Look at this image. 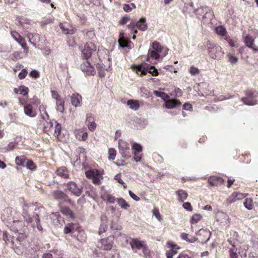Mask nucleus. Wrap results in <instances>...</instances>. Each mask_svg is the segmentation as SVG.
Masks as SVG:
<instances>
[{"instance_id":"1","label":"nucleus","mask_w":258,"mask_h":258,"mask_svg":"<svg viewBox=\"0 0 258 258\" xmlns=\"http://www.w3.org/2000/svg\"><path fill=\"white\" fill-rule=\"evenodd\" d=\"M168 49L162 46L159 42L154 41L152 44V49L148 51L147 60L151 62V59H157L160 57H163L168 53Z\"/></svg>"},{"instance_id":"2","label":"nucleus","mask_w":258,"mask_h":258,"mask_svg":"<svg viewBox=\"0 0 258 258\" xmlns=\"http://www.w3.org/2000/svg\"><path fill=\"white\" fill-rule=\"evenodd\" d=\"M27 37L30 43L40 49L44 48L48 43L46 37L38 33H28Z\"/></svg>"},{"instance_id":"3","label":"nucleus","mask_w":258,"mask_h":258,"mask_svg":"<svg viewBox=\"0 0 258 258\" xmlns=\"http://www.w3.org/2000/svg\"><path fill=\"white\" fill-rule=\"evenodd\" d=\"M245 97L241 98V100L247 105H254L257 104L258 91L255 89H247L244 92Z\"/></svg>"},{"instance_id":"4","label":"nucleus","mask_w":258,"mask_h":258,"mask_svg":"<svg viewBox=\"0 0 258 258\" xmlns=\"http://www.w3.org/2000/svg\"><path fill=\"white\" fill-rule=\"evenodd\" d=\"M103 174V170L97 169H91L85 172L86 176L89 179H92V182L96 185L101 184Z\"/></svg>"},{"instance_id":"5","label":"nucleus","mask_w":258,"mask_h":258,"mask_svg":"<svg viewBox=\"0 0 258 258\" xmlns=\"http://www.w3.org/2000/svg\"><path fill=\"white\" fill-rule=\"evenodd\" d=\"M207 49L210 56L213 59H220L224 55L220 45L209 42L207 44Z\"/></svg>"},{"instance_id":"6","label":"nucleus","mask_w":258,"mask_h":258,"mask_svg":"<svg viewBox=\"0 0 258 258\" xmlns=\"http://www.w3.org/2000/svg\"><path fill=\"white\" fill-rule=\"evenodd\" d=\"M114 237L111 235L107 237L100 239L97 244V247L101 250L109 251L114 244Z\"/></svg>"},{"instance_id":"7","label":"nucleus","mask_w":258,"mask_h":258,"mask_svg":"<svg viewBox=\"0 0 258 258\" xmlns=\"http://www.w3.org/2000/svg\"><path fill=\"white\" fill-rule=\"evenodd\" d=\"M96 45L92 42H87L81 51V57L84 60H88L96 52Z\"/></svg>"},{"instance_id":"8","label":"nucleus","mask_w":258,"mask_h":258,"mask_svg":"<svg viewBox=\"0 0 258 258\" xmlns=\"http://www.w3.org/2000/svg\"><path fill=\"white\" fill-rule=\"evenodd\" d=\"M137 27L140 30L145 31L148 29V25L145 18H141L137 23L132 22L128 25V28L131 29V33H137Z\"/></svg>"},{"instance_id":"9","label":"nucleus","mask_w":258,"mask_h":258,"mask_svg":"<svg viewBox=\"0 0 258 258\" xmlns=\"http://www.w3.org/2000/svg\"><path fill=\"white\" fill-rule=\"evenodd\" d=\"M118 148L119 153L122 157L125 159H129L131 157L130 145L128 143L123 140H119L118 141Z\"/></svg>"},{"instance_id":"10","label":"nucleus","mask_w":258,"mask_h":258,"mask_svg":"<svg viewBox=\"0 0 258 258\" xmlns=\"http://www.w3.org/2000/svg\"><path fill=\"white\" fill-rule=\"evenodd\" d=\"M132 148L134 154V160L137 162H140L142 157L143 148L142 146L138 143H133Z\"/></svg>"},{"instance_id":"11","label":"nucleus","mask_w":258,"mask_h":258,"mask_svg":"<svg viewBox=\"0 0 258 258\" xmlns=\"http://www.w3.org/2000/svg\"><path fill=\"white\" fill-rule=\"evenodd\" d=\"M166 245L167 248H169V250L166 251L167 258H172L175 254L177 253L178 250L180 248L178 245L172 241H167Z\"/></svg>"},{"instance_id":"12","label":"nucleus","mask_w":258,"mask_h":258,"mask_svg":"<svg viewBox=\"0 0 258 258\" xmlns=\"http://www.w3.org/2000/svg\"><path fill=\"white\" fill-rule=\"evenodd\" d=\"M119 46L122 48H127L128 49L132 48L133 43L128 38L124 36L123 32H120L118 39Z\"/></svg>"},{"instance_id":"13","label":"nucleus","mask_w":258,"mask_h":258,"mask_svg":"<svg viewBox=\"0 0 258 258\" xmlns=\"http://www.w3.org/2000/svg\"><path fill=\"white\" fill-rule=\"evenodd\" d=\"M81 70L87 75L94 76L95 73V70L94 67L91 64L88 60H85L80 66Z\"/></svg>"},{"instance_id":"14","label":"nucleus","mask_w":258,"mask_h":258,"mask_svg":"<svg viewBox=\"0 0 258 258\" xmlns=\"http://www.w3.org/2000/svg\"><path fill=\"white\" fill-rule=\"evenodd\" d=\"M247 195V194H242L236 191L234 192L227 199L226 203L227 205L231 204L237 201L243 199Z\"/></svg>"},{"instance_id":"15","label":"nucleus","mask_w":258,"mask_h":258,"mask_svg":"<svg viewBox=\"0 0 258 258\" xmlns=\"http://www.w3.org/2000/svg\"><path fill=\"white\" fill-rule=\"evenodd\" d=\"M68 189L76 196H80L82 192L83 187H79L74 181H70L66 185Z\"/></svg>"},{"instance_id":"16","label":"nucleus","mask_w":258,"mask_h":258,"mask_svg":"<svg viewBox=\"0 0 258 258\" xmlns=\"http://www.w3.org/2000/svg\"><path fill=\"white\" fill-rule=\"evenodd\" d=\"M243 42L246 46L251 49L254 52H258V48L254 44V38L252 36L246 35L243 38Z\"/></svg>"},{"instance_id":"17","label":"nucleus","mask_w":258,"mask_h":258,"mask_svg":"<svg viewBox=\"0 0 258 258\" xmlns=\"http://www.w3.org/2000/svg\"><path fill=\"white\" fill-rule=\"evenodd\" d=\"M86 123L88 126V129L90 131L93 132L95 130L96 124L94 121V117L92 114H87Z\"/></svg>"},{"instance_id":"18","label":"nucleus","mask_w":258,"mask_h":258,"mask_svg":"<svg viewBox=\"0 0 258 258\" xmlns=\"http://www.w3.org/2000/svg\"><path fill=\"white\" fill-rule=\"evenodd\" d=\"M145 243L144 240H140L138 238L131 239L130 244L133 250L135 249H141Z\"/></svg>"},{"instance_id":"19","label":"nucleus","mask_w":258,"mask_h":258,"mask_svg":"<svg viewBox=\"0 0 258 258\" xmlns=\"http://www.w3.org/2000/svg\"><path fill=\"white\" fill-rule=\"evenodd\" d=\"M76 138L79 141H86L88 138V133L84 128L76 130L74 132Z\"/></svg>"},{"instance_id":"20","label":"nucleus","mask_w":258,"mask_h":258,"mask_svg":"<svg viewBox=\"0 0 258 258\" xmlns=\"http://www.w3.org/2000/svg\"><path fill=\"white\" fill-rule=\"evenodd\" d=\"M55 173L57 175L64 179H68L70 177L69 171L65 166H61L58 168L55 171Z\"/></svg>"},{"instance_id":"21","label":"nucleus","mask_w":258,"mask_h":258,"mask_svg":"<svg viewBox=\"0 0 258 258\" xmlns=\"http://www.w3.org/2000/svg\"><path fill=\"white\" fill-rule=\"evenodd\" d=\"M52 196L54 199L58 201L64 202L68 198V196L63 191L56 190L52 192Z\"/></svg>"},{"instance_id":"22","label":"nucleus","mask_w":258,"mask_h":258,"mask_svg":"<svg viewBox=\"0 0 258 258\" xmlns=\"http://www.w3.org/2000/svg\"><path fill=\"white\" fill-rule=\"evenodd\" d=\"M24 112L26 115L30 117H34L37 114V111L33 109L32 104L30 103L24 106Z\"/></svg>"},{"instance_id":"23","label":"nucleus","mask_w":258,"mask_h":258,"mask_svg":"<svg viewBox=\"0 0 258 258\" xmlns=\"http://www.w3.org/2000/svg\"><path fill=\"white\" fill-rule=\"evenodd\" d=\"M82 96L78 93L73 94L71 97L72 104L75 107L80 106L82 105Z\"/></svg>"},{"instance_id":"24","label":"nucleus","mask_w":258,"mask_h":258,"mask_svg":"<svg viewBox=\"0 0 258 258\" xmlns=\"http://www.w3.org/2000/svg\"><path fill=\"white\" fill-rule=\"evenodd\" d=\"M225 180L223 178L217 176L210 177L208 179V182L212 186H217L218 184H223Z\"/></svg>"},{"instance_id":"25","label":"nucleus","mask_w":258,"mask_h":258,"mask_svg":"<svg viewBox=\"0 0 258 258\" xmlns=\"http://www.w3.org/2000/svg\"><path fill=\"white\" fill-rule=\"evenodd\" d=\"M29 91V88L24 85L20 86L19 88H15L14 89V92L15 93L21 94L23 96L27 95Z\"/></svg>"},{"instance_id":"26","label":"nucleus","mask_w":258,"mask_h":258,"mask_svg":"<svg viewBox=\"0 0 258 258\" xmlns=\"http://www.w3.org/2000/svg\"><path fill=\"white\" fill-rule=\"evenodd\" d=\"M181 102L176 99H168L165 101V105L167 108H173L177 105H180Z\"/></svg>"},{"instance_id":"27","label":"nucleus","mask_w":258,"mask_h":258,"mask_svg":"<svg viewBox=\"0 0 258 258\" xmlns=\"http://www.w3.org/2000/svg\"><path fill=\"white\" fill-rule=\"evenodd\" d=\"M13 212V209L11 207H7L5 208L2 212V217L5 220H11L12 214Z\"/></svg>"},{"instance_id":"28","label":"nucleus","mask_w":258,"mask_h":258,"mask_svg":"<svg viewBox=\"0 0 258 258\" xmlns=\"http://www.w3.org/2000/svg\"><path fill=\"white\" fill-rule=\"evenodd\" d=\"M180 238L189 243H194L197 240V238L196 237L191 236L189 234L184 232L180 234Z\"/></svg>"},{"instance_id":"29","label":"nucleus","mask_w":258,"mask_h":258,"mask_svg":"<svg viewBox=\"0 0 258 258\" xmlns=\"http://www.w3.org/2000/svg\"><path fill=\"white\" fill-rule=\"evenodd\" d=\"M60 210L63 215L68 216L71 218H74L73 212L69 207L61 206L60 207Z\"/></svg>"},{"instance_id":"30","label":"nucleus","mask_w":258,"mask_h":258,"mask_svg":"<svg viewBox=\"0 0 258 258\" xmlns=\"http://www.w3.org/2000/svg\"><path fill=\"white\" fill-rule=\"evenodd\" d=\"M175 192L178 196V200L179 202L181 203L185 200L188 197L187 192L185 190L182 189H179L176 191Z\"/></svg>"},{"instance_id":"31","label":"nucleus","mask_w":258,"mask_h":258,"mask_svg":"<svg viewBox=\"0 0 258 258\" xmlns=\"http://www.w3.org/2000/svg\"><path fill=\"white\" fill-rule=\"evenodd\" d=\"M127 105L130 106L131 109L137 110L140 107L139 101L137 100L130 99L127 102Z\"/></svg>"},{"instance_id":"32","label":"nucleus","mask_w":258,"mask_h":258,"mask_svg":"<svg viewBox=\"0 0 258 258\" xmlns=\"http://www.w3.org/2000/svg\"><path fill=\"white\" fill-rule=\"evenodd\" d=\"M215 32L221 37H225L227 35V31L226 28L222 25L216 27Z\"/></svg>"},{"instance_id":"33","label":"nucleus","mask_w":258,"mask_h":258,"mask_svg":"<svg viewBox=\"0 0 258 258\" xmlns=\"http://www.w3.org/2000/svg\"><path fill=\"white\" fill-rule=\"evenodd\" d=\"M116 202L119 206L123 209L127 210L130 208V205L123 198H117Z\"/></svg>"},{"instance_id":"34","label":"nucleus","mask_w":258,"mask_h":258,"mask_svg":"<svg viewBox=\"0 0 258 258\" xmlns=\"http://www.w3.org/2000/svg\"><path fill=\"white\" fill-rule=\"evenodd\" d=\"M211 9L208 6H202L201 8L197 10V14L200 15H203V18L206 17L204 15H206L208 13L210 12Z\"/></svg>"},{"instance_id":"35","label":"nucleus","mask_w":258,"mask_h":258,"mask_svg":"<svg viewBox=\"0 0 258 258\" xmlns=\"http://www.w3.org/2000/svg\"><path fill=\"white\" fill-rule=\"evenodd\" d=\"M22 215L23 217L24 221L26 222L27 224H32L33 222V218L29 214L27 209L24 208L23 209Z\"/></svg>"},{"instance_id":"36","label":"nucleus","mask_w":258,"mask_h":258,"mask_svg":"<svg viewBox=\"0 0 258 258\" xmlns=\"http://www.w3.org/2000/svg\"><path fill=\"white\" fill-rule=\"evenodd\" d=\"M27 160L25 156H18L16 157L15 162L18 166H24L26 161Z\"/></svg>"},{"instance_id":"37","label":"nucleus","mask_w":258,"mask_h":258,"mask_svg":"<svg viewBox=\"0 0 258 258\" xmlns=\"http://www.w3.org/2000/svg\"><path fill=\"white\" fill-rule=\"evenodd\" d=\"M64 101L61 98L56 100V109L60 112H63L64 111Z\"/></svg>"},{"instance_id":"38","label":"nucleus","mask_w":258,"mask_h":258,"mask_svg":"<svg viewBox=\"0 0 258 258\" xmlns=\"http://www.w3.org/2000/svg\"><path fill=\"white\" fill-rule=\"evenodd\" d=\"M75 228V224L73 223H70L67 224L64 228V233L69 234V233H73L74 230Z\"/></svg>"},{"instance_id":"39","label":"nucleus","mask_w":258,"mask_h":258,"mask_svg":"<svg viewBox=\"0 0 258 258\" xmlns=\"http://www.w3.org/2000/svg\"><path fill=\"white\" fill-rule=\"evenodd\" d=\"M153 94L156 96L160 97L165 101H166L167 99L169 98V96L164 92L155 90L153 91Z\"/></svg>"},{"instance_id":"40","label":"nucleus","mask_w":258,"mask_h":258,"mask_svg":"<svg viewBox=\"0 0 258 258\" xmlns=\"http://www.w3.org/2000/svg\"><path fill=\"white\" fill-rule=\"evenodd\" d=\"M11 36L14 39V40L18 43L22 40L24 38L21 36V35L16 31H11L10 32Z\"/></svg>"},{"instance_id":"41","label":"nucleus","mask_w":258,"mask_h":258,"mask_svg":"<svg viewBox=\"0 0 258 258\" xmlns=\"http://www.w3.org/2000/svg\"><path fill=\"white\" fill-rule=\"evenodd\" d=\"M202 218V216L200 214H194L190 219V222L192 224L199 222Z\"/></svg>"},{"instance_id":"42","label":"nucleus","mask_w":258,"mask_h":258,"mask_svg":"<svg viewBox=\"0 0 258 258\" xmlns=\"http://www.w3.org/2000/svg\"><path fill=\"white\" fill-rule=\"evenodd\" d=\"M244 207L248 210H251L253 208V200L251 198H246L244 202Z\"/></svg>"},{"instance_id":"43","label":"nucleus","mask_w":258,"mask_h":258,"mask_svg":"<svg viewBox=\"0 0 258 258\" xmlns=\"http://www.w3.org/2000/svg\"><path fill=\"white\" fill-rule=\"evenodd\" d=\"M230 258H238V255L237 253V249L234 244H232V247L229 249Z\"/></svg>"},{"instance_id":"44","label":"nucleus","mask_w":258,"mask_h":258,"mask_svg":"<svg viewBox=\"0 0 258 258\" xmlns=\"http://www.w3.org/2000/svg\"><path fill=\"white\" fill-rule=\"evenodd\" d=\"M108 228V224L107 222H102L99 228V230L98 233L99 235H101L104 233H105Z\"/></svg>"},{"instance_id":"45","label":"nucleus","mask_w":258,"mask_h":258,"mask_svg":"<svg viewBox=\"0 0 258 258\" xmlns=\"http://www.w3.org/2000/svg\"><path fill=\"white\" fill-rule=\"evenodd\" d=\"M56 124L54 127V135L55 137H56L58 139H59V136L60 134L61 130V125L60 123L55 121Z\"/></svg>"},{"instance_id":"46","label":"nucleus","mask_w":258,"mask_h":258,"mask_svg":"<svg viewBox=\"0 0 258 258\" xmlns=\"http://www.w3.org/2000/svg\"><path fill=\"white\" fill-rule=\"evenodd\" d=\"M43 125V131L45 133L48 134L51 128L53 126L52 123L51 121H46L44 123Z\"/></svg>"},{"instance_id":"47","label":"nucleus","mask_w":258,"mask_h":258,"mask_svg":"<svg viewBox=\"0 0 258 258\" xmlns=\"http://www.w3.org/2000/svg\"><path fill=\"white\" fill-rule=\"evenodd\" d=\"M18 43L21 46V47L23 49L24 53L26 54H27L29 52V47L27 44L25 38H24L22 40H20V41Z\"/></svg>"},{"instance_id":"48","label":"nucleus","mask_w":258,"mask_h":258,"mask_svg":"<svg viewBox=\"0 0 258 258\" xmlns=\"http://www.w3.org/2000/svg\"><path fill=\"white\" fill-rule=\"evenodd\" d=\"M26 166L28 169L31 170H34L37 168V166L31 159H27Z\"/></svg>"},{"instance_id":"49","label":"nucleus","mask_w":258,"mask_h":258,"mask_svg":"<svg viewBox=\"0 0 258 258\" xmlns=\"http://www.w3.org/2000/svg\"><path fill=\"white\" fill-rule=\"evenodd\" d=\"M21 54H22V52L20 51H14L13 53H12L10 55V58L12 60L16 61L18 59L22 58V57H21Z\"/></svg>"},{"instance_id":"50","label":"nucleus","mask_w":258,"mask_h":258,"mask_svg":"<svg viewBox=\"0 0 258 258\" xmlns=\"http://www.w3.org/2000/svg\"><path fill=\"white\" fill-rule=\"evenodd\" d=\"M116 155V151L112 148H109L108 150V159L113 160Z\"/></svg>"},{"instance_id":"51","label":"nucleus","mask_w":258,"mask_h":258,"mask_svg":"<svg viewBox=\"0 0 258 258\" xmlns=\"http://www.w3.org/2000/svg\"><path fill=\"white\" fill-rule=\"evenodd\" d=\"M34 218L35 219V222L36 223V227L39 231H42L43 228L40 224V219L39 218V216L38 214H36L34 216Z\"/></svg>"},{"instance_id":"52","label":"nucleus","mask_w":258,"mask_h":258,"mask_svg":"<svg viewBox=\"0 0 258 258\" xmlns=\"http://www.w3.org/2000/svg\"><path fill=\"white\" fill-rule=\"evenodd\" d=\"M189 72L191 76H196L200 73V70L198 68L192 66L189 69Z\"/></svg>"},{"instance_id":"53","label":"nucleus","mask_w":258,"mask_h":258,"mask_svg":"<svg viewBox=\"0 0 258 258\" xmlns=\"http://www.w3.org/2000/svg\"><path fill=\"white\" fill-rule=\"evenodd\" d=\"M136 70L138 73H140L142 75H146L148 73V70L141 65L136 67Z\"/></svg>"},{"instance_id":"54","label":"nucleus","mask_w":258,"mask_h":258,"mask_svg":"<svg viewBox=\"0 0 258 258\" xmlns=\"http://www.w3.org/2000/svg\"><path fill=\"white\" fill-rule=\"evenodd\" d=\"M114 179L118 181V183L122 185L124 188H127L126 184L123 182L121 179V176L120 174H117L115 175Z\"/></svg>"},{"instance_id":"55","label":"nucleus","mask_w":258,"mask_h":258,"mask_svg":"<svg viewBox=\"0 0 258 258\" xmlns=\"http://www.w3.org/2000/svg\"><path fill=\"white\" fill-rule=\"evenodd\" d=\"M18 145V144L16 142H10L8 144V145L7 147V150L8 151H10L13 150L15 149H17Z\"/></svg>"},{"instance_id":"56","label":"nucleus","mask_w":258,"mask_h":258,"mask_svg":"<svg viewBox=\"0 0 258 258\" xmlns=\"http://www.w3.org/2000/svg\"><path fill=\"white\" fill-rule=\"evenodd\" d=\"M229 61L232 64H235L238 61V58L231 54H228L227 55Z\"/></svg>"},{"instance_id":"57","label":"nucleus","mask_w":258,"mask_h":258,"mask_svg":"<svg viewBox=\"0 0 258 258\" xmlns=\"http://www.w3.org/2000/svg\"><path fill=\"white\" fill-rule=\"evenodd\" d=\"M30 104L34 105L37 106L40 104V99L36 96H34L30 100Z\"/></svg>"},{"instance_id":"58","label":"nucleus","mask_w":258,"mask_h":258,"mask_svg":"<svg viewBox=\"0 0 258 258\" xmlns=\"http://www.w3.org/2000/svg\"><path fill=\"white\" fill-rule=\"evenodd\" d=\"M148 72L151 74L153 76H157L158 75L157 70L153 66L150 67Z\"/></svg>"},{"instance_id":"59","label":"nucleus","mask_w":258,"mask_h":258,"mask_svg":"<svg viewBox=\"0 0 258 258\" xmlns=\"http://www.w3.org/2000/svg\"><path fill=\"white\" fill-rule=\"evenodd\" d=\"M105 199L110 203H114L116 200L115 197L110 194H107L105 196Z\"/></svg>"},{"instance_id":"60","label":"nucleus","mask_w":258,"mask_h":258,"mask_svg":"<svg viewBox=\"0 0 258 258\" xmlns=\"http://www.w3.org/2000/svg\"><path fill=\"white\" fill-rule=\"evenodd\" d=\"M28 74V71L26 69H23L21 72L18 75V78L20 80H22L25 78Z\"/></svg>"},{"instance_id":"61","label":"nucleus","mask_w":258,"mask_h":258,"mask_svg":"<svg viewBox=\"0 0 258 258\" xmlns=\"http://www.w3.org/2000/svg\"><path fill=\"white\" fill-rule=\"evenodd\" d=\"M177 258H192L187 251H183L179 253Z\"/></svg>"},{"instance_id":"62","label":"nucleus","mask_w":258,"mask_h":258,"mask_svg":"<svg viewBox=\"0 0 258 258\" xmlns=\"http://www.w3.org/2000/svg\"><path fill=\"white\" fill-rule=\"evenodd\" d=\"M29 76L33 79H37L39 78L40 74L37 71L33 70L30 73Z\"/></svg>"},{"instance_id":"63","label":"nucleus","mask_w":258,"mask_h":258,"mask_svg":"<svg viewBox=\"0 0 258 258\" xmlns=\"http://www.w3.org/2000/svg\"><path fill=\"white\" fill-rule=\"evenodd\" d=\"M19 105L23 106L24 107L25 106L29 104L27 103V100L23 97H19Z\"/></svg>"},{"instance_id":"64","label":"nucleus","mask_w":258,"mask_h":258,"mask_svg":"<svg viewBox=\"0 0 258 258\" xmlns=\"http://www.w3.org/2000/svg\"><path fill=\"white\" fill-rule=\"evenodd\" d=\"M130 20V18L127 16L123 17L119 21V25H123L125 24Z\"/></svg>"}]
</instances>
